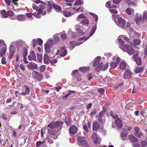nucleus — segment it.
I'll return each mask as SVG.
<instances>
[{"mask_svg": "<svg viewBox=\"0 0 147 147\" xmlns=\"http://www.w3.org/2000/svg\"><path fill=\"white\" fill-rule=\"evenodd\" d=\"M127 134V132L126 131H124L123 133H122L121 134V136L122 138H123V140H124L125 139V138Z\"/></svg>", "mask_w": 147, "mask_h": 147, "instance_id": "47", "label": "nucleus"}, {"mask_svg": "<svg viewBox=\"0 0 147 147\" xmlns=\"http://www.w3.org/2000/svg\"><path fill=\"white\" fill-rule=\"evenodd\" d=\"M119 63V58L117 57L115 62H112L110 63V66L113 68H115Z\"/></svg>", "mask_w": 147, "mask_h": 147, "instance_id": "18", "label": "nucleus"}, {"mask_svg": "<svg viewBox=\"0 0 147 147\" xmlns=\"http://www.w3.org/2000/svg\"><path fill=\"white\" fill-rule=\"evenodd\" d=\"M33 13H26V15L29 18H32Z\"/></svg>", "mask_w": 147, "mask_h": 147, "instance_id": "60", "label": "nucleus"}, {"mask_svg": "<svg viewBox=\"0 0 147 147\" xmlns=\"http://www.w3.org/2000/svg\"><path fill=\"white\" fill-rule=\"evenodd\" d=\"M143 19L145 20L147 19V11L144 12Z\"/></svg>", "mask_w": 147, "mask_h": 147, "instance_id": "57", "label": "nucleus"}, {"mask_svg": "<svg viewBox=\"0 0 147 147\" xmlns=\"http://www.w3.org/2000/svg\"><path fill=\"white\" fill-rule=\"evenodd\" d=\"M129 139L130 141L132 142H136L138 141L137 138L133 135H130L129 136Z\"/></svg>", "mask_w": 147, "mask_h": 147, "instance_id": "24", "label": "nucleus"}, {"mask_svg": "<svg viewBox=\"0 0 147 147\" xmlns=\"http://www.w3.org/2000/svg\"><path fill=\"white\" fill-rule=\"evenodd\" d=\"M27 66L28 68L31 70L36 69L38 67L37 65L32 62H30Z\"/></svg>", "mask_w": 147, "mask_h": 147, "instance_id": "12", "label": "nucleus"}, {"mask_svg": "<svg viewBox=\"0 0 147 147\" xmlns=\"http://www.w3.org/2000/svg\"><path fill=\"white\" fill-rule=\"evenodd\" d=\"M25 18V16L24 15H20L18 16L17 17V20L19 21L24 20Z\"/></svg>", "mask_w": 147, "mask_h": 147, "instance_id": "31", "label": "nucleus"}, {"mask_svg": "<svg viewBox=\"0 0 147 147\" xmlns=\"http://www.w3.org/2000/svg\"><path fill=\"white\" fill-rule=\"evenodd\" d=\"M77 142L79 146H81L84 147H90L89 145L88 144V142L84 137L81 136L78 137Z\"/></svg>", "mask_w": 147, "mask_h": 147, "instance_id": "2", "label": "nucleus"}, {"mask_svg": "<svg viewBox=\"0 0 147 147\" xmlns=\"http://www.w3.org/2000/svg\"><path fill=\"white\" fill-rule=\"evenodd\" d=\"M126 63L125 62L121 61L120 63V68L122 70H124L126 67Z\"/></svg>", "mask_w": 147, "mask_h": 147, "instance_id": "28", "label": "nucleus"}, {"mask_svg": "<svg viewBox=\"0 0 147 147\" xmlns=\"http://www.w3.org/2000/svg\"><path fill=\"white\" fill-rule=\"evenodd\" d=\"M142 17L141 15L137 13L135 15V20L137 25L139 24L142 19Z\"/></svg>", "mask_w": 147, "mask_h": 147, "instance_id": "15", "label": "nucleus"}, {"mask_svg": "<svg viewBox=\"0 0 147 147\" xmlns=\"http://www.w3.org/2000/svg\"><path fill=\"white\" fill-rule=\"evenodd\" d=\"M46 69V66L44 65H42L40 66V71L42 73Z\"/></svg>", "mask_w": 147, "mask_h": 147, "instance_id": "42", "label": "nucleus"}, {"mask_svg": "<svg viewBox=\"0 0 147 147\" xmlns=\"http://www.w3.org/2000/svg\"><path fill=\"white\" fill-rule=\"evenodd\" d=\"M105 112V111H100L98 114V117L102 118Z\"/></svg>", "mask_w": 147, "mask_h": 147, "instance_id": "55", "label": "nucleus"}, {"mask_svg": "<svg viewBox=\"0 0 147 147\" xmlns=\"http://www.w3.org/2000/svg\"><path fill=\"white\" fill-rule=\"evenodd\" d=\"M53 7L55 10L57 12H59L62 11L60 7L57 5L53 4Z\"/></svg>", "mask_w": 147, "mask_h": 147, "instance_id": "26", "label": "nucleus"}, {"mask_svg": "<svg viewBox=\"0 0 147 147\" xmlns=\"http://www.w3.org/2000/svg\"><path fill=\"white\" fill-rule=\"evenodd\" d=\"M49 59L50 58L48 55L46 54H45L43 58L44 63L46 64H48L50 61Z\"/></svg>", "mask_w": 147, "mask_h": 147, "instance_id": "23", "label": "nucleus"}, {"mask_svg": "<svg viewBox=\"0 0 147 147\" xmlns=\"http://www.w3.org/2000/svg\"><path fill=\"white\" fill-rule=\"evenodd\" d=\"M115 123L116 125L117 126V128L119 127V118H117V119L115 120Z\"/></svg>", "mask_w": 147, "mask_h": 147, "instance_id": "48", "label": "nucleus"}, {"mask_svg": "<svg viewBox=\"0 0 147 147\" xmlns=\"http://www.w3.org/2000/svg\"><path fill=\"white\" fill-rule=\"evenodd\" d=\"M48 4L47 7L48 9L47 10L49 11L51 10V9L52 8V6H53V4H52L51 3H50V1L48 2Z\"/></svg>", "mask_w": 147, "mask_h": 147, "instance_id": "43", "label": "nucleus"}, {"mask_svg": "<svg viewBox=\"0 0 147 147\" xmlns=\"http://www.w3.org/2000/svg\"><path fill=\"white\" fill-rule=\"evenodd\" d=\"M81 22L84 24L88 25L89 24V21L86 19H84Z\"/></svg>", "mask_w": 147, "mask_h": 147, "instance_id": "46", "label": "nucleus"}, {"mask_svg": "<svg viewBox=\"0 0 147 147\" xmlns=\"http://www.w3.org/2000/svg\"><path fill=\"white\" fill-rule=\"evenodd\" d=\"M43 143V142H42L41 141L36 142V147H39Z\"/></svg>", "mask_w": 147, "mask_h": 147, "instance_id": "64", "label": "nucleus"}, {"mask_svg": "<svg viewBox=\"0 0 147 147\" xmlns=\"http://www.w3.org/2000/svg\"><path fill=\"white\" fill-rule=\"evenodd\" d=\"M14 14V13L11 11H7V17L8 16H13Z\"/></svg>", "mask_w": 147, "mask_h": 147, "instance_id": "44", "label": "nucleus"}, {"mask_svg": "<svg viewBox=\"0 0 147 147\" xmlns=\"http://www.w3.org/2000/svg\"><path fill=\"white\" fill-rule=\"evenodd\" d=\"M37 43L39 45H41L42 44V40L40 38H38L37 39Z\"/></svg>", "mask_w": 147, "mask_h": 147, "instance_id": "56", "label": "nucleus"}, {"mask_svg": "<svg viewBox=\"0 0 147 147\" xmlns=\"http://www.w3.org/2000/svg\"><path fill=\"white\" fill-rule=\"evenodd\" d=\"M1 63L2 64H5L6 63V58L5 57H3L1 60Z\"/></svg>", "mask_w": 147, "mask_h": 147, "instance_id": "62", "label": "nucleus"}, {"mask_svg": "<svg viewBox=\"0 0 147 147\" xmlns=\"http://www.w3.org/2000/svg\"><path fill=\"white\" fill-rule=\"evenodd\" d=\"M132 72L128 69H126L123 74L124 79H127L130 78L132 75Z\"/></svg>", "mask_w": 147, "mask_h": 147, "instance_id": "10", "label": "nucleus"}, {"mask_svg": "<svg viewBox=\"0 0 147 147\" xmlns=\"http://www.w3.org/2000/svg\"><path fill=\"white\" fill-rule=\"evenodd\" d=\"M7 50L6 48L5 47H3L1 49L0 52V57H2L5 53Z\"/></svg>", "mask_w": 147, "mask_h": 147, "instance_id": "35", "label": "nucleus"}, {"mask_svg": "<svg viewBox=\"0 0 147 147\" xmlns=\"http://www.w3.org/2000/svg\"><path fill=\"white\" fill-rule=\"evenodd\" d=\"M126 23L124 20L122 19V18L120 17V25H121V27L123 28H125V27Z\"/></svg>", "mask_w": 147, "mask_h": 147, "instance_id": "30", "label": "nucleus"}, {"mask_svg": "<svg viewBox=\"0 0 147 147\" xmlns=\"http://www.w3.org/2000/svg\"><path fill=\"white\" fill-rule=\"evenodd\" d=\"M83 2V0H77L74 5H75L82 4Z\"/></svg>", "mask_w": 147, "mask_h": 147, "instance_id": "41", "label": "nucleus"}, {"mask_svg": "<svg viewBox=\"0 0 147 147\" xmlns=\"http://www.w3.org/2000/svg\"><path fill=\"white\" fill-rule=\"evenodd\" d=\"M141 144L142 146L145 147L147 143L146 141L144 140L141 142Z\"/></svg>", "mask_w": 147, "mask_h": 147, "instance_id": "59", "label": "nucleus"}, {"mask_svg": "<svg viewBox=\"0 0 147 147\" xmlns=\"http://www.w3.org/2000/svg\"><path fill=\"white\" fill-rule=\"evenodd\" d=\"M114 21L117 26H119V17L118 15L114 16Z\"/></svg>", "mask_w": 147, "mask_h": 147, "instance_id": "21", "label": "nucleus"}, {"mask_svg": "<svg viewBox=\"0 0 147 147\" xmlns=\"http://www.w3.org/2000/svg\"><path fill=\"white\" fill-rule=\"evenodd\" d=\"M42 9H40L38 11H37L38 12V13H33V15L36 18H40V14L41 13V14L44 15L46 14V11H44V10H41Z\"/></svg>", "mask_w": 147, "mask_h": 147, "instance_id": "7", "label": "nucleus"}, {"mask_svg": "<svg viewBox=\"0 0 147 147\" xmlns=\"http://www.w3.org/2000/svg\"><path fill=\"white\" fill-rule=\"evenodd\" d=\"M28 59L30 61L35 60L36 56L33 51H31L30 55L28 56Z\"/></svg>", "mask_w": 147, "mask_h": 147, "instance_id": "17", "label": "nucleus"}, {"mask_svg": "<svg viewBox=\"0 0 147 147\" xmlns=\"http://www.w3.org/2000/svg\"><path fill=\"white\" fill-rule=\"evenodd\" d=\"M62 13L66 17H69L71 16V13L70 12L67 11H63Z\"/></svg>", "mask_w": 147, "mask_h": 147, "instance_id": "37", "label": "nucleus"}, {"mask_svg": "<svg viewBox=\"0 0 147 147\" xmlns=\"http://www.w3.org/2000/svg\"><path fill=\"white\" fill-rule=\"evenodd\" d=\"M32 8L36 10V11H38L40 9H42L41 10H44L45 7L43 5H40L38 7L35 3H33L32 4Z\"/></svg>", "mask_w": 147, "mask_h": 147, "instance_id": "16", "label": "nucleus"}, {"mask_svg": "<svg viewBox=\"0 0 147 147\" xmlns=\"http://www.w3.org/2000/svg\"><path fill=\"white\" fill-rule=\"evenodd\" d=\"M100 123L97 121H94L92 124V129H99L100 127Z\"/></svg>", "mask_w": 147, "mask_h": 147, "instance_id": "20", "label": "nucleus"}, {"mask_svg": "<svg viewBox=\"0 0 147 147\" xmlns=\"http://www.w3.org/2000/svg\"><path fill=\"white\" fill-rule=\"evenodd\" d=\"M1 13L3 18H7V12H6L5 10H1Z\"/></svg>", "mask_w": 147, "mask_h": 147, "instance_id": "39", "label": "nucleus"}, {"mask_svg": "<svg viewBox=\"0 0 147 147\" xmlns=\"http://www.w3.org/2000/svg\"><path fill=\"white\" fill-rule=\"evenodd\" d=\"M134 42L136 45H138L140 43V41L139 39H135L134 40Z\"/></svg>", "mask_w": 147, "mask_h": 147, "instance_id": "52", "label": "nucleus"}, {"mask_svg": "<svg viewBox=\"0 0 147 147\" xmlns=\"http://www.w3.org/2000/svg\"><path fill=\"white\" fill-rule=\"evenodd\" d=\"M127 5L131 7H135L136 6V4L135 2H130L128 3Z\"/></svg>", "mask_w": 147, "mask_h": 147, "instance_id": "45", "label": "nucleus"}, {"mask_svg": "<svg viewBox=\"0 0 147 147\" xmlns=\"http://www.w3.org/2000/svg\"><path fill=\"white\" fill-rule=\"evenodd\" d=\"M98 92L99 93L103 94L104 93L105 90L102 88H100L98 89Z\"/></svg>", "mask_w": 147, "mask_h": 147, "instance_id": "63", "label": "nucleus"}, {"mask_svg": "<svg viewBox=\"0 0 147 147\" xmlns=\"http://www.w3.org/2000/svg\"><path fill=\"white\" fill-rule=\"evenodd\" d=\"M72 74L73 76H75L77 78L78 81H79L81 80V75L78 70H75L73 71Z\"/></svg>", "mask_w": 147, "mask_h": 147, "instance_id": "11", "label": "nucleus"}, {"mask_svg": "<svg viewBox=\"0 0 147 147\" xmlns=\"http://www.w3.org/2000/svg\"><path fill=\"white\" fill-rule=\"evenodd\" d=\"M135 131V135L137 137L140 138L143 134L142 133L139 132V129H134Z\"/></svg>", "mask_w": 147, "mask_h": 147, "instance_id": "25", "label": "nucleus"}, {"mask_svg": "<svg viewBox=\"0 0 147 147\" xmlns=\"http://www.w3.org/2000/svg\"><path fill=\"white\" fill-rule=\"evenodd\" d=\"M126 12L129 15H131L132 13L131 10L129 8H127L126 9Z\"/></svg>", "mask_w": 147, "mask_h": 147, "instance_id": "54", "label": "nucleus"}, {"mask_svg": "<svg viewBox=\"0 0 147 147\" xmlns=\"http://www.w3.org/2000/svg\"><path fill=\"white\" fill-rule=\"evenodd\" d=\"M9 50L10 52H15L14 47L13 45H10Z\"/></svg>", "mask_w": 147, "mask_h": 147, "instance_id": "50", "label": "nucleus"}, {"mask_svg": "<svg viewBox=\"0 0 147 147\" xmlns=\"http://www.w3.org/2000/svg\"><path fill=\"white\" fill-rule=\"evenodd\" d=\"M101 59L100 56H98L95 59L93 64V66L94 67L96 66L100 62V60Z\"/></svg>", "mask_w": 147, "mask_h": 147, "instance_id": "22", "label": "nucleus"}, {"mask_svg": "<svg viewBox=\"0 0 147 147\" xmlns=\"http://www.w3.org/2000/svg\"><path fill=\"white\" fill-rule=\"evenodd\" d=\"M32 75L38 80H41L43 78L42 74L38 73L36 71H34L32 73Z\"/></svg>", "mask_w": 147, "mask_h": 147, "instance_id": "9", "label": "nucleus"}, {"mask_svg": "<svg viewBox=\"0 0 147 147\" xmlns=\"http://www.w3.org/2000/svg\"><path fill=\"white\" fill-rule=\"evenodd\" d=\"M133 57L137 65H141L142 64L140 58L138 57V53H135Z\"/></svg>", "mask_w": 147, "mask_h": 147, "instance_id": "8", "label": "nucleus"}, {"mask_svg": "<svg viewBox=\"0 0 147 147\" xmlns=\"http://www.w3.org/2000/svg\"><path fill=\"white\" fill-rule=\"evenodd\" d=\"M143 69V67H137L135 70V72L136 73H140L142 72Z\"/></svg>", "mask_w": 147, "mask_h": 147, "instance_id": "34", "label": "nucleus"}, {"mask_svg": "<svg viewBox=\"0 0 147 147\" xmlns=\"http://www.w3.org/2000/svg\"><path fill=\"white\" fill-rule=\"evenodd\" d=\"M78 131V129H69V133L71 136H73Z\"/></svg>", "mask_w": 147, "mask_h": 147, "instance_id": "33", "label": "nucleus"}, {"mask_svg": "<svg viewBox=\"0 0 147 147\" xmlns=\"http://www.w3.org/2000/svg\"><path fill=\"white\" fill-rule=\"evenodd\" d=\"M53 45V42L51 41L50 42H47L45 44V52L49 53L51 51V48Z\"/></svg>", "mask_w": 147, "mask_h": 147, "instance_id": "6", "label": "nucleus"}, {"mask_svg": "<svg viewBox=\"0 0 147 147\" xmlns=\"http://www.w3.org/2000/svg\"><path fill=\"white\" fill-rule=\"evenodd\" d=\"M90 69L89 67H82L79 68V70L83 73L88 71Z\"/></svg>", "mask_w": 147, "mask_h": 147, "instance_id": "27", "label": "nucleus"}, {"mask_svg": "<svg viewBox=\"0 0 147 147\" xmlns=\"http://www.w3.org/2000/svg\"><path fill=\"white\" fill-rule=\"evenodd\" d=\"M45 77L47 79H48L50 77V73L49 72L46 71L45 73Z\"/></svg>", "mask_w": 147, "mask_h": 147, "instance_id": "58", "label": "nucleus"}, {"mask_svg": "<svg viewBox=\"0 0 147 147\" xmlns=\"http://www.w3.org/2000/svg\"><path fill=\"white\" fill-rule=\"evenodd\" d=\"M108 66V63H106L103 66L102 63H101L96 68L95 70L97 72H99V70L101 69L103 71L105 70L107 68Z\"/></svg>", "mask_w": 147, "mask_h": 147, "instance_id": "5", "label": "nucleus"}, {"mask_svg": "<svg viewBox=\"0 0 147 147\" xmlns=\"http://www.w3.org/2000/svg\"><path fill=\"white\" fill-rule=\"evenodd\" d=\"M23 56H26L28 54V51L26 48L24 47L23 50Z\"/></svg>", "mask_w": 147, "mask_h": 147, "instance_id": "40", "label": "nucleus"}, {"mask_svg": "<svg viewBox=\"0 0 147 147\" xmlns=\"http://www.w3.org/2000/svg\"><path fill=\"white\" fill-rule=\"evenodd\" d=\"M109 8H115L117 6L116 5L111 4V2L109 1L107 2L106 4Z\"/></svg>", "mask_w": 147, "mask_h": 147, "instance_id": "32", "label": "nucleus"}, {"mask_svg": "<svg viewBox=\"0 0 147 147\" xmlns=\"http://www.w3.org/2000/svg\"><path fill=\"white\" fill-rule=\"evenodd\" d=\"M24 88L25 90L24 91L20 94L22 95L25 96L28 94L30 93V89L28 86L27 85L25 86Z\"/></svg>", "mask_w": 147, "mask_h": 147, "instance_id": "14", "label": "nucleus"}, {"mask_svg": "<svg viewBox=\"0 0 147 147\" xmlns=\"http://www.w3.org/2000/svg\"><path fill=\"white\" fill-rule=\"evenodd\" d=\"M120 48L124 51H126L129 55H131L134 53V49L131 47V46L128 45H124L122 43L120 45Z\"/></svg>", "mask_w": 147, "mask_h": 147, "instance_id": "1", "label": "nucleus"}, {"mask_svg": "<svg viewBox=\"0 0 147 147\" xmlns=\"http://www.w3.org/2000/svg\"><path fill=\"white\" fill-rule=\"evenodd\" d=\"M110 115L115 119H116L117 118H118V115H113L112 111H111L110 112Z\"/></svg>", "mask_w": 147, "mask_h": 147, "instance_id": "53", "label": "nucleus"}, {"mask_svg": "<svg viewBox=\"0 0 147 147\" xmlns=\"http://www.w3.org/2000/svg\"><path fill=\"white\" fill-rule=\"evenodd\" d=\"M120 38H123L125 40H126L128 42H129V40L128 38L125 36L120 35Z\"/></svg>", "mask_w": 147, "mask_h": 147, "instance_id": "49", "label": "nucleus"}, {"mask_svg": "<svg viewBox=\"0 0 147 147\" xmlns=\"http://www.w3.org/2000/svg\"><path fill=\"white\" fill-rule=\"evenodd\" d=\"M61 53L60 55L61 57H64L67 54V50L65 47L64 46L60 48Z\"/></svg>", "mask_w": 147, "mask_h": 147, "instance_id": "13", "label": "nucleus"}, {"mask_svg": "<svg viewBox=\"0 0 147 147\" xmlns=\"http://www.w3.org/2000/svg\"><path fill=\"white\" fill-rule=\"evenodd\" d=\"M96 24L93 26V27L91 32L90 33V36H91L93 35L95 32L96 30Z\"/></svg>", "mask_w": 147, "mask_h": 147, "instance_id": "38", "label": "nucleus"}, {"mask_svg": "<svg viewBox=\"0 0 147 147\" xmlns=\"http://www.w3.org/2000/svg\"><path fill=\"white\" fill-rule=\"evenodd\" d=\"M92 139L94 140L93 142L95 144H97L98 142V139L97 135L96 133L94 132L93 134L92 137Z\"/></svg>", "mask_w": 147, "mask_h": 147, "instance_id": "19", "label": "nucleus"}, {"mask_svg": "<svg viewBox=\"0 0 147 147\" xmlns=\"http://www.w3.org/2000/svg\"><path fill=\"white\" fill-rule=\"evenodd\" d=\"M32 43L33 47L34 48L35 46H37V41L36 39H34L32 40Z\"/></svg>", "mask_w": 147, "mask_h": 147, "instance_id": "51", "label": "nucleus"}, {"mask_svg": "<svg viewBox=\"0 0 147 147\" xmlns=\"http://www.w3.org/2000/svg\"><path fill=\"white\" fill-rule=\"evenodd\" d=\"M63 123L61 121H56L49 123L47 126V127L51 129L61 128L62 125Z\"/></svg>", "mask_w": 147, "mask_h": 147, "instance_id": "4", "label": "nucleus"}, {"mask_svg": "<svg viewBox=\"0 0 147 147\" xmlns=\"http://www.w3.org/2000/svg\"><path fill=\"white\" fill-rule=\"evenodd\" d=\"M64 120L67 126H69L71 122L70 118L69 117H66Z\"/></svg>", "mask_w": 147, "mask_h": 147, "instance_id": "29", "label": "nucleus"}, {"mask_svg": "<svg viewBox=\"0 0 147 147\" xmlns=\"http://www.w3.org/2000/svg\"><path fill=\"white\" fill-rule=\"evenodd\" d=\"M34 3L37 4H38L39 3H41V4L40 5H43L44 6V7H45L46 6V3L40 0H36L35 1H34Z\"/></svg>", "mask_w": 147, "mask_h": 147, "instance_id": "36", "label": "nucleus"}, {"mask_svg": "<svg viewBox=\"0 0 147 147\" xmlns=\"http://www.w3.org/2000/svg\"><path fill=\"white\" fill-rule=\"evenodd\" d=\"M96 112V110L95 109L94 110H92L91 112L90 113V115L91 116H93L95 115Z\"/></svg>", "mask_w": 147, "mask_h": 147, "instance_id": "61", "label": "nucleus"}, {"mask_svg": "<svg viewBox=\"0 0 147 147\" xmlns=\"http://www.w3.org/2000/svg\"><path fill=\"white\" fill-rule=\"evenodd\" d=\"M60 129H48L49 134L51 136V137L54 139H56L57 136L60 134Z\"/></svg>", "mask_w": 147, "mask_h": 147, "instance_id": "3", "label": "nucleus"}]
</instances>
